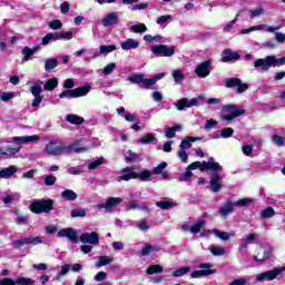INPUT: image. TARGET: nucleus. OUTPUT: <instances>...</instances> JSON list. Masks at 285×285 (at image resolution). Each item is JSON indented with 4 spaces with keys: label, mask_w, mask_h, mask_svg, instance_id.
Segmentation results:
<instances>
[{
    "label": "nucleus",
    "mask_w": 285,
    "mask_h": 285,
    "mask_svg": "<svg viewBox=\"0 0 285 285\" xmlns=\"http://www.w3.org/2000/svg\"><path fill=\"white\" fill-rule=\"evenodd\" d=\"M0 285H17V282L12 278H2L0 279Z\"/></svg>",
    "instance_id": "obj_64"
},
{
    "label": "nucleus",
    "mask_w": 285,
    "mask_h": 285,
    "mask_svg": "<svg viewBox=\"0 0 285 285\" xmlns=\"http://www.w3.org/2000/svg\"><path fill=\"white\" fill-rule=\"evenodd\" d=\"M271 257H273V250L265 249L262 258H259L258 256H254V262H258V264H264V262H268Z\"/></svg>",
    "instance_id": "obj_34"
},
{
    "label": "nucleus",
    "mask_w": 285,
    "mask_h": 285,
    "mask_svg": "<svg viewBox=\"0 0 285 285\" xmlns=\"http://www.w3.org/2000/svg\"><path fill=\"white\" fill-rule=\"evenodd\" d=\"M55 41H59V36H58V32H49L47 33L43 38H42V41H41V45L42 46H48V43H52Z\"/></svg>",
    "instance_id": "obj_28"
},
{
    "label": "nucleus",
    "mask_w": 285,
    "mask_h": 285,
    "mask_svg": "<svg viewBox=\"0 0 285 285\" xmlns=\"http://www.w3.org/2000/svg\"><path fill=\"white\" fill-rule=\"evenodd\" d=\"M151 52L155 53L156 57H173V55H175V47L156 45L151 47Z\"/></svg>",
    "instance_id": "obj_9"
},
{
    "label": "nucleus",
    "mask_w": 285,
    "mask_h": 285,
    "mask_svg": "<svg viewBox=\"0 0 285 285\" xmlns=\"http://www.w3.org/2000/svg\"><path fill=\"white\" fill-rule=\"evenodd\" d=\"M102 26L105 28H108V26H116V23H119V13L117 12H110L101 21Z\"/></svg>",
    "instance_id": "obj_20"
},
{
    "label": "nucleus",
    "mask_w": 285,
    "mask_h": 285,
    "mask_svg": "<svg viewBox=\"0 0 285 285\" xmlns=\"http://www.w3.org/2000/svg\"><path fill=\"white\" fill-rule=\"evenodd\" d=\"M147 275H155L157 273H164V266L161 265H151L146 271Z\"/></svg>",
    "instance_id": "obj_39"
},
{
    "label": "nucleus",
    "mask_w": 285,
    "mask_h": 285,
    "mask_svg": "<svg viewBox=\"0 0 285 285\" xmlns=\"http://www.w3.org/2000/svg\"><path fill=\"white\" fill-rule=\"evenodd\" d=\"M127 155H129V156H127L125 159H126V161H128L129 164H132V163H135V161H137V158H138V156H137V153H135V151H132V150H128L127 151Z\"/></svg>",
    "instance_id": "obj_58"
},
{
    "label": "nucleus",
    "mask_w": 285,
    "mask_h": 285,
    "mask_svg": "<svg viewBox=\"0 0 285 285\" xmlns=\"http://www.w3.org/2000/svg\"><path fill=\"white\" fill-rule=\"evenodd\" d=\"M24 57L22 58V63H26L27 61H30V59L32 58V56L35 55L32 51H31V48L30 47H24L22 48V51H21Z\"/></svg>",
    "instance_id": "obj_43"
},
{
    "label": "nucleus",
    "mask_w": 285,
    "mask_h": 285,
    "mask_svg": "<svg viewBox=\"0 0 285 285\" xmlns=\"http://www.w3.org/2000/svg\"><path fill=\"white\" fill-rule=\"evenodd\" d=\"M232 135H235V129H233L230 127L224 128L220 131V137H223V139H228V138H230Z\"/></svg>",
    "instance_id": "obj_51"
},
{
    "label": "nucleus",
    "mask_w": 285,
    "mask_h": 285,
    "mask_svg": "<svg viewBox=\"0 0 285 285\" xmlns=\"http://www.w3.org/2000/svg\"><path fill=\"white\" fill-rule=\"evenodd\" d=\"M248 204H253V198H240L237 202H234V206H239L240 208L248 206Z\"/></svg>",
    "instance_id": "obj_49"
},
{
    "label": "nucleus",
    "mask_w": 285,
    "mask_h": 285,
    "mask_svg": "<svg viewBox=\"0 0 285 285\" xmlns=\"http://www.w3.org/2000/svg\"><path fill=\"white\" fill-rule=\"evenodd\" d=\"M233 210H235L234 202H229V203L225 204L223 207L219 208L220 217L226 218V216L230 215V213H233Z\"/></svg>",
    "instance_id": "obj_24"
},
{
    "label": "nucleus",
    "mask_w": 285,
    "mask_h": 285,
    "mask_svg": "<svg viewBox=\"0 0 285 285\" xmlns=\"http://www.w3.org/2000/svg\"><path fill=\"white\" fill-rule=\"evenodd\" d=\"M210 253L212 255L219 257L222 255H226V249L224 247H212Z\"/></svg>",
    "instance_id": "obj_55"
},
{
    "label": "nucleus",
    "mask_w": 285,
    "mask_h": 285,
    "mask_svg": "<svg viewBox=\"0 0 285 285\" xmlns=\"http://www.w3.org/2000/svg\"><path fill=\"white\" fill-rule=\"evenodd\" d=\"M45 150L48 153V155H52L53 157H59V155H68V153H70V148H66V146H58V144L55 141L47 144Z\"/></svg>",
    "instance_id": "obj_8"
},
{
    "label": "nucleus",
    "mask_w": 285,
    "mask_h": 285,
    "mask_svg": "<svg viewBox=\"0 0 285 285\" xmlns=\"http://www.w3.org/2000/svg\"><path fill=\"white\" fill-rule=\"evenodd\" d=\"M21 150V145H16L14 147L7 146L4 147V156L12 157V155H17Z\"/></svg>",
    "instance_id": "obj_37"
},
{
    "label": "nucleus",
    "mask_w": 285,
    "mask_h": 285,
    "mask_svg": "<svg viewBox=\"0 0 285 285\" xmlns=\"http://www.w3.org/2000/svg\"><path fill=\"white\" fill-rule=\"evenodd\" d=\"M30 92L33 97H39L43 92V88L39 85H33L30 87Z\"/></svg>",
    "instance_id": "obj_52"
},
{
    "label": "nucleus",
    "mask_w": 285,
    "mask_h": 285,
    "mask_svg": "<svg viewBox=\"0 0 285 285\" xmlns=\"http://www.w3.org/2000/svg\"><path fill=\"white\" fill-rule=\"evenodd\" d=\"M16 285H35V279L28 277L16 278Z\"/></svg>",
    "instance_id": "obj_47"
},
{
    "label": "nucleus",
    "mask_w": 285,
    "mask_h": 285,
    "mask_svg": "<svg viewBox=\"0 0 285 285\" xmlns=\"http://www.w3.org/2000/svg\"><path fill=\"white\" fill-rule=\"evenodd\" d=\"M57 237H67L72 244L79 242V236H77V230H75V228H62L58 232Z\"/></svg>",
    "instance_id": "obj_15"
},
{
    "label": "nucleus",
    "mask_w": 285,
    "mask_h": 285,
    "mask_svg": "<svg viewBox=\"0 0 285 285\" xmlns=\"http://www.w3.org/2000/svg\"><path fill=\"white\" fill-rule=\"evenodd\" d=\"M261 216L263 217V219L275 217V209L273 207H267L263 209V212L261 213Z\"/></svg>",
    "instance_id": "obj_46"
},
{
    "label": "nucleus",
    "mask_w": 285,
    "mask_h": 285,
    "mask_svg": "<svg viewBox=\"0 0 285 285\" xmlns=\"http://www.w3.org/2000/svg\"><path fill=\"white\" fill-rule=\"evenodd\" d=\"M202 168H204V163L194 161V163L188 165L187 170H197L198 169L202 173Z\"/></svg>",
    "instance_id": "obj_56"
},
{
    "label": "nucleus",
    "mask_w": 285,
    "mask_h": 285,
    "mask_svg": "<svg viewBox=\"0 0 285 285\" xmlns=\"http://www.w3.org/2000/svg\"><path fill=\"white\" fill-rule=\"evenodd\" d=\"M115 50H117V46H115V45H109V46L104 45V46H100L99 53L100 55H108L110 52H115Z\"/></svg>",
    "instance_id": "obj_44"
},
{
    "label": "nucleus",
    "mask_w": 285,
    "mask_h": 285,
    "mask_svg": "<svg viewBox=\"0 0 285 285\" xmlns=\"http://www.w3.org/2000/svg\"><path fill=\"white\" fill-rule=\"evenodd\" d=\"M156 206L158 208H161L163 210H169V208H173L175 204L168 200H160V202H156Z\"/></svg>",
    "instance_id": "obj_45"
},
{
    "label": "nucleus",
    "mask_w": 285,
    "mask_h": 285,
    "mask_svg": "<svg viewBox=\"0 0 285 285\" xmlns=\"http://www.w3.org/2000/svg\"><path fill=\"white\" fill-rule=\"evenodd\" d=\"M217 269H198L191 273L193 279H199V277H208V275H215Z\"/></svg>",
    "instance_id": "obj_22"
},
{
    "label": "nucleus",
    "mask_w": 285,
    "mask_h": 285,
    "mask_svg": "<svg viewBox=\"0 0 285 285\" xmlns=\"http://www.w3.org/2000/svg\"><path fill=\"white\" fill-rule=\"evenodd\" d=\"M59 66V60L57 58H48L45 60V70L46 72H51Z\"/></svg>",
    "instance_id": "obj_29"
},
{
    "label": "nucleus",
    "mask_w": 285,
    "mask_h": 285,
    "mask_svg": "<svg viewBox=\"0 0 285 285\" xmlns=\"http://www.w3.org/2000/svg\"><path fill=\"white\" fill-rule=\"evenodd\" d=\"M158 250H161V247L159 245H146L141 249L140 255L142 257H148L149 253H158Z\"/></svg>",
    "instance_id": "obj_31"
},
{
    "label": "nucleus",
    "mask_w": 285,
    "mask_h": 285,
    "mask_svg": "<svg viewBox=\"0 0 285 285\" xmlns=\"http://www.w3.org/2000/svg\"><path fill=\"white\" fill-rule=\"evenodd\" d=\"M104 158H99L95 161H91L89 165H88V168L89 170H95L96 168H99V166H101L104 164Z\"/></svg>",
    "instance_id": "obj_60"
},
{
    "label": "nucleus",
    "mask_w": 285,
    "mask_h": 285,
    "mask_svg": "<svg viewBox=\"0 0 285 285\" xmlns=\"http://www.w3.org/2000/svg\"><path fill=\"white\" fill-rule=\"evenodd\" d=\"M39 244H43V240L41 239V237H39V236H36V237L28 236V237L14 240L12 243V246H13V248H21L23 246H30V245L31 246H37Z\"/></svg>",
    "instance_id": "obj_7"
},
{
    "label": "nucleus",
    "mask_w": 285,
    "mask_h": 285,
    "mask_svg": "<svg viewBox=\"0 0 285 285\" xmlns=\"http://www.w3.org/2000/svg\"><path fill=\"white\" fill-rule=\"evenodd\" d=\"M166 75L164 72H160L156 76H154L153 78H144V73H136L132 75L128 78V81H130L131 83H142V86L145 88H150V86H155V83H157V81H159V79H164Z\"/></svg>",
    "instance_id": "obj_4"
},
{
    "label": "nucleus",
    "mask_w": 285,
    "mask_h": 285,
    "mask_svg": "<svg viewBox=\"0 0 285 285\" xmlns=\"http://www.w3.org/2000/svg\"><path fill=\"white\" fill-rule=\"evenodd\" d=\"M242 59V56H239V52L232 51L230 49H225L223 51V63H228V61H239Z\"/></svg>",
    "instance_id": "obj_17"
},
{
    "label": "nucleus",
    "mask_w": 285,
    "mask_h": 285,
    "mask_svg": "<svg viewBox=\"0 0 285 285\" xmlns=\"http://www.w3.org/2000/svg\"><path fill=\"white\" fill-rule=\"evenodd\" d=\"M90 92V86L77 87L76 89H67L60 92L59 99H77L86 97Z\"/></svg>",
    "instance_id": "obj_6"
},
{
    "label": "nucleus",
    "mask_w": 285,
    "mask_h": 285,
    "mask_svg": "<svg viewBox=\"0 0 285 285\" xmlns=\"http://www.w3.org/2000/svg\"><path fill=\"white\" fill-rule=\"evenodd\" d=\"M285 66V56L277 58L275 56H266L265 58H258L254 62V68H261L264 72H268L271 68H282Z\"/></svg>",
    "instance_id": "obj_2"
},
{
    "label": "nucleus",
    "mask_w": 285,
    "mask_h": 285,
    "mask_svg": "<svg viewBox=\"0 0 285 285\" xmlns=\"http://www.w3.org/2000/svg\"><path fill=\"white\" fill-rule=\"evenodd\" d=\"M61 39H63L65 41H70V39H72V32L71 31L58 32V41H61Z\"/></svg>",
    "instance_id": "obj_50"
},
{
    "label": "nucleus",
    "mask_w": 285,
    "mask_h": 285,
    "mask_svg": "<svg viewBox=\"0 0 285 285\" xmlns=\"http://www.w3.org/2000/svg\"><path fill=\"white\" fill-rule=\"evenodd\" d=\"M282 273V269H271L265 273H261L256 276L257 282H264L266 279L267 282H273V279L277 278V275Z\"/></svg>",
    "instance_id": "obj_16"
},
{
    "label": "nucleus",
    "mask_w": 285,
    "mask_h": 285,
    "mask_svg": "<svg viewBox=\"0 0 285 285\" xmlns=\"http://www.w3.org/2000/svg\"><path fill=\"white\" fill-rule=\"evenodd\" d=\"M165 168H168V163L163 161L158 166L154 167L150 175H161Z\"/></svg>",
    "instance_id": "obj_42"
},
{
    "label": "nucleus",
    "mask_w": 285,
    "mask_h": 285,
    "mask_svg": "<svg viewBox=\"0 0 285 285\" xmlns=\"http://www.w3.org/2000/svg\"><path fill=\"white\" fill-rule=\"evenodd\" d=\"M180 128H181L180 125H176L175 127H169V128H167V129H166V137H167L168 139L175 138L176 135H177V130H179Z\"/></svg>",
    "instance_id": "obj_41"
},
{
    "label": "nucleus",
    "mask_w": 285,
    "mask_h": 285,
    "mask_svg": "<svg viewBox=\"0 0 285 285\" xmlns=\"http://www.w3.org/2000/svg\"><path fill=\"white\" fill-rule=\"evenodd\" d=\"M136 170H139V166L122 168L120 179L122 181H130V179H140V181H150V177H153V174H150V170L145 169L139 174Z\"/></svg>",
    "instance_id": "obj_1"
},
{
    "label": "nucleus",
    "mask_w": 285,
    "mask_h": 285,
    "mask_svg": "<svg viewBox=\"0 0 285 285\" xmlns=\"http://www.w3.org/2000/svg\"><path fill=\"white\" fill-rule=\"evenodd\" d=\"M115 70H117V65L115 62H110L109 65H107L104 68L102 72H104L105 76H108V75H110Z\"/></svg>",
    "instance_id": "obj_57"
},
{
    "label": "nucleus",
    "mask_w": 285,
    "mask_h": 285,
    "mask_svg": "<svg viewBox=\"0 0 285 285\" xmlns=\"http://www.w3.org/2000/svg\"><path fill=\"white\" fill-rule=\"evenodd\" d=\"M199 137L188 136L186 139L181 140L180 148L181 150H188V148H193V142L199 141Z\"/></svg>",
    "instance_id": "obj_26"
},
{
    "label": "nucleus",
    "mask_w": 285,
    "mask_h": 285,
    "mask_svg": "<svg viewBox=\"0 0 285 285\" xmlns=\"http://www.w3.org/2000/svg\"><path fill=\"white\" fill-rule=\"evenodd\" d=\"M29 208L35 215H41V213H51V210H55V200L51 198L33 200Z\"/></svg>",
    "instance_id": "obj_3"
},
{
    "label": "nucleus",
    "mask_w": 285,
    "mask_h": 285,
    "mask_svg": "<svg viewBox=\"0 0 285 285\" xmlns=\"http://www.w3.org/2000/svg\"><path fill=\"white\" fill-rule=\"evenodd\" d=\"M71 217L77 218V217H86V209L83 208H76L71 210Z\"/></svg>",
    "instance_id": "obj_54"
},
{
    "label": "nucleus",
    "mask_w": 285,
    "mask_h": 285,
    "mask_svg": "<svg viewBox=\"0 0 285 285\" xmlns=\"http://www.w3.org/2000/svg\"><path fill=\"white\" fill-rule=\"evenodd\" d=\"M223 111L228 114L222 116L223 121H233V119H237V117L246 115V109L240 108L237 105H224Z\"/></svg>",
    "instance_id": "obj_5"
},
{
    "label": "nucleus",
    "mask_w": 285,
    "mask_h": 285,
    "mask_svg": "<svg viewBox=\"0 0 285 285\" xmlns=\"http://www.w3.org/2000/svg\"><path fill=\"white\" fill-rule=\"evenodd\" d=\"M49 28L51 30H61V28H63V23L61 22V20H51L49 22Z\"/></svg>",
    "instance_id": "obj_53"
},
{
    "label": "nucleus",
    "mask_w": 285,
    "mask_h": 285,
    "mask_svg": "<svg viewBox=\"0 0 285 285\" xmlns=\"http://www.w3.org/2000/svg\"><path fill=\"white\" fill-rule=\"evenodd\" d=\"M226 88H237V92L242 95V92H246L248 88V83H242V79L239 78H227L225 80Z\"/></svg>",
    "instance_id": "obj_10"
},
{
    "label": "nucleus",
    "mask_w": 285,
    "mask_h": 285,
    "mask_svg": "<svg viewBox=\"0 0 285 285\" xmlns=\"http://www.w3.org/2000/svg\"><path fill=\"white\" fill-rule=\"evenodd\" d=\"M81 244H91L92 246H99V234L97 232L82 233L80 235Z\"/></svg>",
    "instance_id": "obj_12"
},
{
    "label": "nucleus",
    "mask_w": 285,
    "mask_h": 285,
    "mask_svg": "<svg viewBox=\"0 0 285 285\" xmlns=\"http://www.w3.org/2000/svg\"><path fill=\"white\" fill-rule=\"evenodd\" d=\"M190 272V266H185L177 268L176 271L173 272V277H184V275H188Z\"/></svg>",
    "instance_id": "obj_36"
},
{
    "label": "nucleus",
    "mask_w": 285,
    "mask_h": 285,
    "mask_svg": "<svg viewBox=\"0 0 285 285\" xmlns=\"http://www.w3.org/2000/svg\"><path fill=\"white\" fill-rule=\"evenodd\" d=\"M108 264H112V257H110V256H100L96 266H97V268H101V266H108Z\"/></svg>",
    "instance_id": "obj_38"
},
{
    "label": "nucleus",
    "mask_w": 285,
    "mask_h": 285,
    "mask_svg": "<svg viewBox=\"0 0 285 285\" xmlns=\"http://www.w3.org/2000/svg\"><path fill=\"white\" fill-rule=\"evenodd\" d=\"M61 197L65 199V202H75L77 199V193L72 189H65L61 193Z\"/></svg>",
    "instance_id": "obj_32"
},
{
    "label": "nucleus",
    "mask_w": 285,
    "mask_h": 285,
    "mask_svg": "<svg viewBox=\"0 0 285 285\" xmlns=\"http://www.w3.org/2000/svg\"><path fill=\"white\" fill-rule=\"evenodd\" d=\"M178 158L183 164H188V153L186 150L181 149L177 153Z\"/></svg>",
    "instance_id": "obj_63"
},
{
    "label": "nucleus",
    "mask_w": 285,
    "mask_h": 285,
    "mask_svg": "<svg viewBox=\"0 0 285 285\" xmlns=\"http://www.w3.org/2000/svg\"><path fill=\"white\" fill-rule=\"evenodd\" d=\"M66 121H68V124H71L72 126H81V124H83L85 119H83V117H80L78 115L69 114L66 117Z\"/></svg>",
    "instance_id": "obj_25"
},
{
    "label": "nucleus",
    "mask_w": 285,
    "mask_h": 285,
    "mask_svg": "<svg viewBox=\"0 0 285 285\" xmlns=\"http://www.w3.org/2000/svg\"><path fill=\"white\" fill-rule=\"evenodd\" d=\"M206 170H210L212 173H222L223 168L219 163H215L214 157H209L208 161H203L202 173H206Z\"/></svg>",
    "instance_id": "obj_13"
},
{
    "label": "nucleus",
    "mask_w": 285,
    "mask_h": 285,
    "mask_svg": "<svg viewBox=\"0 0 285 285\" xmlns=\"http://www.w3.org/2000/svg\"><path fill=\"white\" fill-rule=\"evenodd\" d=\"M122 202L124 199L121 197H109L105 204H99L97 208L99 210L105 208V210H109V213H112V210H115V208H117V206H119V204H121Z\"/></svg>",
    "instance_id": "obj_11"
},
{
    "label": "nucleus",
    "mask_w": 285,
    "mask_h": 285,
    "mask_svg": "<svg viewBox=\"0 0 285 285\" xmlns=\"http://www.w3.org/2000/svg\"><path fill=\"white\" fill-rule=\"evenodd\" d=\"M173 77L176 83H181V81L186 79V76L184 75V72H181V70H174Z\"/></svg>",
    "instance_id": "obj_48"
},
{
    "label": "nucleus",
    "mask_w": 285,
    "mask_h": 285,
    "mask_svg": "<svg viewBox=\"0 0 285 285\" xmlns=\"http://www.w3.org/2000/svg\"><path fill=\"white\" fill-rule=\"evenodd\" d=\"M214 235L216 237L220 238L223 242H228L230 239V235H235V232L228 233V232H222L219 229H213Z\"/></svg>",
    "instance_id": "obj_33"
},
{
    "label": "nucleus",
    "mask_w": 285,
    "mask_h": 285,
    "mask_svg": "<svg viewBox=\"0 0 285 285\" xmlns=\"http://www.w3.org/2000/svg\"><path fill=\"white\" fill-rule=\"evenodd\" d=\"M17 173V166L11 165L8 168H4L0 170V178L1 179H9V177H12Z\"/></svg>",
    "instance_id": "obj_27"
},
{
    "label": "nucleus",
    "mask_w": 285,
    "mask_h": 285,
    "mask_svg": "<svg viewBox=\"0 0 285 285\" xmlns=\"http://www.w3.org/2000/svg\"><path fill=\"white\" fill-rule=\"evenodd\" d=\"M57 184V177L53 175H48L45 178V186H55Z\"/></svg>",
    "instance_id": "obj_59"
},
{
    "label": "nucleus",
    "mask_w": 285,
    "mask_h": 285,
    "mask_svg": "<svg viewBox=\"0 0 285 285\" xmlns=\"http://www.w3.org/2000/svg\"><path fill=\"white\" fill-rule=\"evenodd\" d=\"M131 31L138 35H144V32L148 31V27H146L144 23L134 24L131 26Z\"/></svg>",
    "instance_id": "obj_40"
},
{
    "label": "nucleus",
    "mask_w": 285,
    "mask_h": 285,
    "mask_svg": "<svg viewBox=\"0 0 285 285\" xmlns=\"http://www.w3.org/2000/svg\"><path fill=\"white\" fill-rule=\"evenodd\" d=\"M212 65L213 62H210V60L203 61L200 65L196 67V70H195L196 75L200 77V79H206V77L210 75Z\"/></svg>",
    "instance_id": "obj_14"
},
{
    "label": "nucleus",
    "mask_w": 285,
    "mask_h": 285,
    "mask_svg": "<svg viewBox=\"0 0 285 285\" xmlns=\"http://www.w3.org/2000/svg\"><path fill=\"white\" fill-rule=\"evenodd\" d=\"M120 47L122 50H136V48H139V41L129 38L126 41L121 42Z\"/></svg>",
    "instance_id": "obj_23"
},
{
    "label": "nucleus",
    "mask_w": 285,
    "mask_h": 285,
    "mask_svg": "<svg viewBox=\"0 0 285 285\" xmlns=\"http://www.w3.org/2000/svg\"><path fill=\"white\" fill-rule=\"evenodd\" d=\"M209 184L212 193H219V190H222V176L219 173H214L212 175Z\"/></svg>",
    "instance_id": "obj_19"
},
{
    "label": "nucleus",
    "mask_w": 285,
    "mask_h": 285,
    "mask_svg": "<svg viewBox=\"0 0 285 285\" xmlns=\"http://www.w3.org/2000/svg\"><path fill=\"white\" fill-rule=\"evenodd\" d=\"M66 148H69L68 155H71L72 153H86L87 150H90L89 147L81 145V140L75 141Z\"/></svg>",
    "instance_id": "obj_21"
},
{
    "label": "nucleus",
    "mask_w": 285,
    "mask_h": 285,
    "mask_svg": "<svg viewBox=\"0 0 285 285\" xmlns=\"http://www.w3.org/2000/svg\"><path fill=\"white\" fill-rule=\"evenodd\" d=\"M0 99L1 101L8 102L10 99H14V92H1Z\"/></svg>",
    "instance_id": "obj_61"
},
{
    "label": "nucleus",
    "mask_w": 285,
    "mask_h": 285,
    "mask_svg": "<svg viewBox=\"0 0 285 285\" xmlns=\"http://www.w3.org/2000/svg\"><path fill=\"white\" fill-rule=\"evenodd\" d=\"M193 106H197V98H181L176 102L177 110H186V108H193Z\"/></svg>",
    "instance_id": "obj_18"
},
{
    "label": "nucleus",
    "mask_w": 285,
    "mask_h": 285,
    "mask_svg": "<svg viewBox=\"0 0 285 285\" xmlns=\"http://www.w3.org/2000/svg\"><path fill=\"white\" fill-rule=\"evenodd\" d=\"M204 226H206V220L199 219L197 224L191 226L190 233L197 235L198 233H202V228H204Z\"/></svg>",
    "instance_id": "obj_35"
},
{
    "label": "nucleus",
    "mask_w": 285,
    "mask_h": 285,
    "mask_svg": "<svg viewBox=\"0 0 285 285\" xmlns=\"http://www.w3.org/2000/svg\"><path fill=\"white\" fill-rule=\"evenodd\" d=\"M58 86H59V79L51 78L45 82L43 90H46L47 92H52V90H55V88H57Z\"/></svg>",
    "instance_id": "obj_30"
},
{
    "label": "nucleus",
    "mask_w": 285,
    "mask_h": 285,
    "mask_svg": "<svg viewBox=\"0 0 285 285\" xmlns=\"http://www.w3.org/2000/svg\"><path fill=\"white\" fill-rule=\"evenodd\" d=\"M155 141V135L146 134L145 137L140 138V144H153Z\"/></svg>",
    "instance_id": "obj_62"
}]
</instances>
